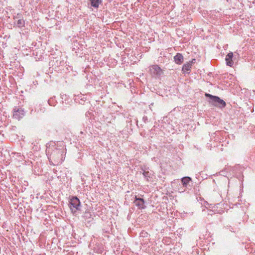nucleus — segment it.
I'll return each instance as SVG.
<instances>
[{
    "label": "nucleus",
    "instance_id": "nucleus-8",
    "mask_svg": "<svg viewBox=\"0 0 255 255\" xmlns=\"http://www.w3.org/2000/svg\"><path fill=\"white\" fill-rule=\"evenodd\" d=\"M233 52L229 53L226 56V62L228 66L232 67L234 62L233 61Z\"/></svg>",
    "mask_w": 255,
    "mask_h": 255
},
{
    "label": "nucleus",
    "instance_id": "nucleus-11",
    "mask_svg": "<svg viewBox=\"0 0 255 255\" xmlns=\"http://www.w3.org/2000/svg\"><path fill=\"white\" fill-rule=\"evenodd\" d=\"M14 25L18 28H21L25 26V20L23 18H20L14 22Z\"/></svg>",
    "mask_w": 255,
    "mask_h": 255
},
{
    "label": "nucleus",
    "instance_id": "nucleus-6",
    "mask_svg": "<svg viewBox=\"0 0 255 255\" xmlns=\"http://www.w3.org/2000/svg\"><path fill=\"white\" fill-rule=\"evenodd\" d=\"M192 178L188 176H186L182 178L181 183L184 188L183 191L185 189H191L192 186Z\"/></svg>",
    "mask_w": 255,
    "mask_h": 255
},
{
    "label": "nucleus",
    "instance_id": "nucleus-9",
    "mask_svg": "<svg viewBox=\"0 0 255 255\" xmlns=\"http://www.w3.org/2000/svg\"><path fill=\"white\" fill-rule=\"evenodd\" d=\"M174 60L176 64H181L183 62V56L181 53H177L174 57Z\"/></svg>",
    "mask_w": 255,
    "mask_h": 255
},
{
    "label": "nucleus",
    "instance_id": "nucleus-3",
    "mask_svg": "<svg viewBox=\"0 0 255 255\" xmlns=\"http://www.w3.org/2000/svg\"><path fill=\"white\" fill-rule=\"evenodd\" d=\"M69 206L72 213L75 214L80 210L81 203L79 199L76 196L72 197L70 200Z\"/></svg>",
    "mask_w": 255,
    "mask_h": 255
},
{
    "label": "nucleus",
    "instance_id": "nucleus-5",
    "mask_svg": "<svg viewBox=\"0 0 255 255\" xmlns=\"http://www.w3.org/2000/svg\"><path fill=\"white\" fill-rule=\"evenodd\" d=\"M150 74L154 77H159L163 74V71L157 65H153L149 68Z\"/></svg>",
    "mask_w": 255,
    "mask_h": 255
},
{
    "label": "nucleus",
    "instance_id": "nucleus-12",
    "mask_svg": "<svg viewBox=\"0 0 255 255\" xmlns=\"http://www.w3.org/2000/svg\"><path fill=\"white\" fill-rule=\"evenodd\" d=\"M91 6L98 8L99 4L102 3V0H90Z\"/></svg>",
    "mask_w": 255,
    "mask_h": 255
},
{
    "label": "nucleus",
    "instance_id": "nucleus-4",
    "mask_svg": "<svg viewBox=\"0 0 255 255\" xmlns=\"http://www.w3.org/2000/svg\"><path fill=\"white\" fill-rule=\"evenodd\" d=\"M25 114L24 109L20 106H15L13 109V118L20 120Z\"/></svg>",
    "mask_w": 255,
    "mask_h": 255
},
{
    "label": "nucleus",
    "instance_id": "nucleus-13",
    "mask_svg": "<svg viewBox=\"0 0 255 255\" xmlns=\"http://www.w3.org/2000/svg\"><path fill=\"white\" fill-rule=\"evenodd\" d=\"M142 174L147 181H150L151 180V178H152L151 177V174L149 171H143Z\"/></svg>",
    "mask_w": 255,
    "mask_h": 255
},
{
    "label": "nucleus",
    "instance_id": "nucleus-2",
    "mask_svg": "<svg viewBox=\"0 0 255 255\" xmlns=\"http://www.w3.org/2000/svg\"><path fill=\"white\" fill-rule=\"evenodd\" d=\"M205 96L209 98V103L212 105L220 108H223L226 107V103L222 99H220L219 97L213 96L210 94L206 93Z\"/></svg>",
    "mask_w": 255,
    "mask_h": 255
},
{
    "label": "nucleus",
    "instance_id": "nucleus-16",
    "mask_svg": "<svg viewBox=\"0 0 255 255\" xmlns=\"http://www.w3.org/2000/svg\"><path fill=\"white\" fill-rule=\"evenodd\" d=\"M20 18H22V16H21V14H19V13L17 14L16 15L14 16V17H13V19H20Z\"/></svg>",
    "mask_w": 255,
    "mask_h": 255
},
{
    "label": "nucleus",
    "instance_id": "nucleus-17",
    "mask_svg": "<svg viewBox=\"0 0 255 255\" xmlns=\"http://www.w3.org/2000/svg\"><path fill=\"white\" fill-rule=\"evenodd\" d=\"M195 59H193L191 61H190L189 63H191V65L195 62Z\"/></svg>",
    "mask_w": 255,
    "mask_h": 255
},
{
    "label": "nucleus",
    "instance_id": "nucleus-10",
    "mask_svg": "<svg viewBox=\"0 0 255 255\" xmlns=\"http://www.w3.org/2000/svg\"><path fill=\"white\" fill-rule=\"evenodd\" d=\"M191 63L187 62L183 65L182 71L183 73L186 72L187 73H189L191 71Z\"/></svg>",
    "mask_w": 255,
    "mask_h": 255
},
{
    "label": "nucleus",
    "instance_id": "nucleus-7",
    "mask_svg": "<svg viewBox=\"0 0 255 255\" xmlns=\"http://www.w3.org/2000/svg\"><path fill=\"white\" fill-rule=\"evenodd\" d=\"M133 203L138 208V209H143L145 208V201L143 198L137 197L135 196V199Z\"/></svg>",
    "mask_w": 255,
    "mask_h": 255
},
{
    "label": "nucleus",
    "instance_id": "nucleus-14",
    "mask_svg": "<svg viewBox=\"0 0 255 255\" xmlns=\"http://www.w3.org/2000/svg\"><path fill=\"white\" fill-rule=\"evenodd\" d=\"M82 217L85 219H90L91 218V214L89 212L86 211L84 213V214L82 216Z\"/></svg>",
    "mask_w": 255,
    "mask_h": 255
},
{
    "label": "nucleus",
    "instance_id": "nucleus-1",
    "mask_svg": "<svg viewBox=\"0 0 255 255\" xmlns=\"http://www.w3.org/2000/svg\"><path fill=\"white\" fill-rule=\"evenodd\" d=\"M56 146L48 157L50 164L53 165L61 164L66 154V149L63 141H57Z\"/></svg>",
    "mask_w": 255,
    "mask_h": 255
},
{
    "label": "nucleus",
    "instance_id": "nucleus-15",
    "mask_svg": "<svg viewBox=\"0 0 255 255\" xmlns=\"http://www.w3.org/2000/svg\"><path fill=\"white\" fill-rule=\"evenodd\" d=\"M140 235L142 237H147L148 233L146 232L143 231L140 233Z\"/></svg>",
    "mask_w": 255,
    "mask_h": 255
}]
</instances>
